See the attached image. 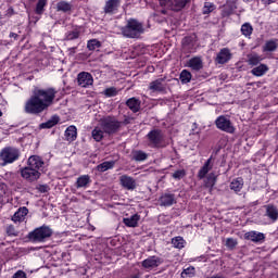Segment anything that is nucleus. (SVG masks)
Returning <instances> with one entry per match:
<instances>
[{
	"instance_id": "8fccbe9b",
	"label": "nucleus",
	"mask_w": 278,
	"mask_h": 278,
	"mask_svg": "<svg viewBox=\"0 0 278 278\" xmlns=\"http://www.w3.org/2000/svg\"><path fill=\"white\" fill-rule=\"evenodd\" d=\"M7 233L8 236H14V237L18 236V231H16V228H14L13 225H10L7 227Z\"/></svg>"
},
{
	"instance_id": "de8ad7c7",
	"label": "nucleus",
	"mask_w": 278,
	"mask_h": 278,
	"mask_svg": "<svg viewBox=\"0 0 278 278\" xmlns=\"http://www.w3.org/2000/svg\"><path fill=\"white\" fill-rule=\"evenodd\" d=\"M226 247L227 249H230L232 251V249H236V247H238V240L233 238L226 239Z\"/></svg>"
},
{
	"instance_id": "c756f323",
	"label": "nucleus",
	"mask_w": 278,
	"mask_h": 278,
	"mask_svg": "<svg viewBox=\"0 0 278 278\" xmlns=\"http://www.w3.org/2000/svg\"><path fill=\"white\" fill-rule=\"evenodd\" d=\"M90 181L89 175L79 176L76 180V188H88V186H90Z\"/></svg>"
},
{
	"instance_id": "09e8293b",
	"label": "nucleus",
	"mask_w": 278,
	"mask_h": 278,
	"mask_svg": "<svg viewBox=\"0 0 278 278\" xmlns=\"http://www.w3.org/2000/svg\"><path fill=\"white\" fill-rule=\"evenodd\" d=\"M181 277H194V267H188L187 269H184V271L181 273Z\"/></svg>"
},
{
	"instance_id": "79ce46f5",
	"label": "nucleus",
	"mask_w": 278,
	"mask_h": 278,
	"mask_svg": "<svg viewBox=\"0 0 278 278\" xmlns=\"http://www.w3.org/2000/svg\"><path fill=\"white\" fill-rule=\"evenodd\" d=\"M100 47H101V41H99L97 39H91L87 43V49H89V51H94V50L99 49Z\"/></svg>"
},
{
	"instance_id": "e433bc0d",
	"label": "nucleus",
	"mask_w": 278,
	"mask_h": 278,
	"mask_svg": "<svg viewBox=\"0 0 278 278\" xmlns=\"http://www.w3.org/2000/svg\"><path fill=\"white\" fill-rule=\"evenodd\" d=\"M172 244L175 249H184L186 240H184V237H175L172 239Z\"/></svg>"
},
{
	"instance_id": "a211bd4d",
	"label": "nucleus",
	"mask_w": 278,
	"mask_h": 278,
	"mask_svg": "<svg viewBox=\"0 0 278 278\" xmlns=\"http://www.w3.org/2000/svg\"><path fill=\"white\" fill-rule=\"evenodd\" d=\"M213 156H210L208 160L204 163V165L200 168L198 173L199 179H205V176L212 170L214 164H212Z\"/></svg>"
},
{
	"instance_id": "2eb2a0df",
	"label": "nucleus",
	"mask_w": 278,
	"mask_h": 278,
	"mask_svg": "<svg viewBox=\"0 0 278 278\" xmlns=\"http://www.w3.org/2000/svg\"><path fill=\"white\" fill-rule=\"evenodd\" d=\"M162 264V260L157 256H150L141 262L142 268L151 270L152 268H157Z\"/></svg>"
},
{
	"instance_id": "20e7f679",
	"label": "nucleus",
	"mask_w": 278,
	"mask_h": 278,
	"mask_svg": "<svg viewBox=\"0 0 278 278\" xmlns=\"http://www.w3.org/2000/svg\"><path fill=\"white\" fill-rule=\"evenodd\" d=\"M53 236V229L49 226H40L36 228L35 230L30 231L27 236L28 240L30 242H45L46 240H49Z\"/></svg>"
},
{
	"instance_id": "a19ab883",
	"label": "nucleus",
	"mask_w": 278,
	"mask_h": 278,
	"mask_svg": "<svg viewBox=\"0 0 278 278\" xmlns=\"http://www.w3.org/2000/svg\"><path fill=\"white\" fill-rule=\"evenodd\" d=\"M250 66H257V64H260V62H262V58L254 53V54H251L249 55V60H248Z\"/></svg>"
},
{
	"instance_id": "a18cd8bd",
	"label": "nucleus",
	"mask_w": 278,
	"mask_h": 278,
	"mask_svg": "<svg viewBox=\"0 0 278 278\" xmlns=\"http://www.w3.org/2000/svg\"><path fill=\"white\" fill-rule=\"evenodd\" d=\"M173 179H177L178 181L180 179H184L186 177V169H178L172 174Z\"/></svg>"
},
{
	"instance_id": "3c124183",
	"label": "nucleus",
	"mask_w": 278,
	"mask_h": 278,
	"mask_svg": "<svg viewBox=\"0 0 278 278\" xmlns=\"http://www.w3.org/2000/svg\"><path fill=\"white\" fill-rule=\"evenodd\" d=\"M37 190L41 192V194H45L50 190V188L48 187V185H39L37 187Z\"/></svg>"
},
{
	"instance_id": "bb28decb",
	"label": "nucleus",
	"mask_w": 278,
	"mask_h": 278,
	"mask_svg": "<svg viewBox=\"0 0 278 278\" xmlns=\"http://www.w3.org/2000/svg\"><path fill=\"white\" fill-rule=\"evenodd\" d=\"M139 220H140V215L134 214L130 217H125L123 219V223H124V225H126V227L136 228V227H138Z\"/></svg>"
},
{
	"instance_id": "0eeeda50",
	"label": "nucleus",
	"mask_w": 278,
	"mask_h": 278,
	"mask_svg": "<svg viewBox=\"0 0 278 278\" xmlns=\"http://www.w3.org/2000/svg\"><path fill=\"white\" fill-rule=\"evenodd\" d=\"M215 125L217 129H220V131H225L226 134H236V127H233L231 119L225 115L218 116L215 121Z\"/></svg>"
},
{
	"instance_id": "37998d69",
	"label": "nucleus",
	"mask_w": 278,
	"mask_h": 278,
	"mask_svg": "<svg viewBox=\"0 0 278 278\" xmlns=\"http://www.w3.org/2000/svg\"><path fill=\"white\" fill-rule=\"evenodd\" d=\"M214 10H216V7H214V3L205 2L202 10V14H211V12H214Z\"/></svg>"
},
{
	"instance_id": "4468645a",
	"label": "nucleus",
	"mask_w": 278,
	"mask_h": 278,
	"mask_svg": "<svg viewBox=\"0 0 278 278\" xmlns=\"http://www.w3.org/2000/svg\"><path fill=\"white\" fill-rule=\"evenodd\" d=\"M231 58H233V54H231V50H229V48H223L217 53L215 62L217 64H227V62H229Z\"/></svg>"
},
{
	"instance_id": "f8f14e48",
	"label": "nucleus",
	"mask_w": 278,
	"mask_h": 278,
	"mask_svg": "<svg viewBox=\"0 0 278 278\" xmlns=\"http://www.w3.org/2000/svg\"><path fill=\"white\" fill-rule=\"evenodd\" d=\"M121 8V0H106L103 7L104 14H116Z\"/></svg>"
},
{
	"instance_id": "c03bdc74",
	"label": "nucleus",
	"mask_w": 278,
	"mask_h": 278,
	"mask_svg": "<svg viewBox=\"0 0 278 278\" xmlns=\"http://www.w3.org/2000/svg\"><path fill=\"white\" fill-rule=\"evenodd\" d=\"M77 38H79V30H71L65 35V40H77Z\"/></svg>"
},
{
	"instance_id": "9d476101",
	"label": "nucleus",
	"mask_w": 278,
	"mask_h": 278,
	"mask_svg": "<svg viewBox=\"0 0 278 278\" xmlns=\"http://www.w3.org/2000/svg\"><path fill=\"white\" fill-rule=\"evenodd\" d=\"M21 175L23 179H26V181H38V179H40V172L29 166L24 167L21 170Z\"/></svg>"
},
{
	"instance_id": "4c0bfd02",
	"label": "nucleus",
	"mask_w": 278,
	"mask_h": 278,
	"mask_svg": "<svg viewBox=\"0 0 278 278\" xmlns=\"http://www.w3.org/2000/svg\"><path fill=\"white\" fill-rule=\"evenodd\" d=\"M49 0H38L35 9L36 14H45V8L47 7V2Z\"/></svg>"
},
{
	"instance_id": "423d86ee",
	"label": "nucleus",
	"mask_w": 278,
	"mask_h": 278,
	"mask_svg": "<svg viewBox=\"0 0 278 278\" xmlns=\"http://www.w3.org/2000/svg\"><path fill=\"white\" fill-rule=\"evenodd\" d=\"M149 147L152 149H164V135L160 129H153L147 135Z\"/></svg>"
},
{
	"instance_id": "1a4fd4ad",
	"label": "nucleus",
	"mask_w": 278,
	"mask_h": 278,
	"mask_svg": "<svg viewBox=\"0 0 278 278\" xmlns=\"http://www.w3.org/2000/svg\"><path fill=\"white\" fill-rule=\"evenodd\" d=\"M77 84L80 88H89V86L94 84V78L92 77V74L88 72H80L77 75Z\"/></svg>"
},
{
	"instance_id": "72a5a7b5",
	"label": "nucleus",
	"mask_w": 278,
	"mask_h": 278,
	"mask_svg": "<svg viewBox=\"0 0 278 278\" xmlns=\"http://www.w3.org/2000/svg\"><path fill=\"white\" fill-rule=\"evenodd\" d=\"M56 10L58 12H71V10H73V4L66 1H60L56 3Z\"/></svg>"
},
{
	"instance_id": "4d7b16f0",
	"label": "nucleus",
	"mask_w": 278,
	"mask_h": 278,
	"mask_svg": "<svg viewBox=\"0 0 278 278\" xmlns=\"http://www.w3.org/2000/svg\"><path fill=\"white\" fill-rule=\"evenodd\" d=\"M186 42H190V38H188V37L185 38V39H184V45H186Z\"/></svg>"
},
{
	"instance_id": "c9c22d12",
	"label": "nucleus",
	"mask_w": 278,
	"mask_h": 278,
	"mask_svg": "<svg viewBox=\"0 0 278 278\" xmlns=\"http://www.w3.org/2000/svg\"><path fill=\"white\" fill-rule=\"evenodd\" d=\"M179 79L181 84H190L192 81V74L188 70H182Z\"/></svg>"
},
{
	"instance_id": "f03ea898",
	"label": "nucleus",
	"mask_w": 278,
	"mask_h": 278,
	"mask_svg": "<svg viewBox=\"0 0 278 278\" xmlns=\"http://www.w3.org/2000/svg\"><path fill=\"white\" fill-rule=\"evenodd\" d=\"M99 126L108 136H114V134L121 131L123 122L118 121L114 115H108L99 119Z\"/></svg>"
},
{
	"instance_id": "dca6fc26",
	"label": "nucleus",
	"mask_w": 278,
	"mask_h": 278,
	"mask_svg": "<svg viewBox=\"0 0 278 278\" xmlns=\"http://www.w3.org/2000/svg\"><path fill=\"white\" fill-rule=\"evenodd\" d=\"M159 201L162 207H170V205H175V203H177L174 193H163Z\"/></svg>"
},
{
	"instance_id": "39448f33",
	"label": "nucleus",
	"mask_w": 278,
	"mask_h": 278,
	"mask_svg": "<svg viewBox=\"0 0 278 278\" xmlns=\"http://www.w3.org/2000/svg\"><path fill=\"white\" fill-rule=\"evenodd\" d=\"M21 157V153L14 148H4L0 151V166H8L14 164Z\"/></svg>"
},
{
	"instance_id": "9b49d317",
	"label": "nucleus",
	"mask_w": 278,
	"mask_h": 278,
	"mask_svg": "<svg viewBox=\"0 0 278 278\" xmlns=\"http://www.w3.org/2000/svg\"><path fill=\"white\" fill-rule=\"evenodd\" d=\"M119 184L122 188H124L125 190H136V188H138V184L136 182V179L127 175H122L119 177Z\"/></svg>"
},
{
	"instance_id": "cd10ccee",
	"label": "nucleus",
	"mask_w": 278,
	"mask_h": 278,
	"mask_svg": "<svg viewBox=\"0 0 278 278\" xmlns=\"http://www.w3.org/2000/svg\"><path fill=\"white\" fill-rule=\"evenodd\" d=\"M229 188H230V190H233V192H240V190H242V188H244V179L242 177L232 179Z\"/></svg>"
},
{
	"instance_id": "6e6552de",
	"label": "nucleus",
	"mask_w": 278,
	"mask_h": 278,
	"mask_svg": "<svg viewBox=\"0 0 278 278\" xmlns=\"http://www.w3.org/2000/svg\"><path fill=\"white\" fill-rule=\"evenodd\" d=\"M161 5H167L172 12H181L190 3V0H159Z\"/></svg>"
},
{
	"instance_id": "aec40b11",
	"label": "nucleus",
	"mask_w": 278,
	"mask_h": 278,
	"mask_svg": "<svg viewBox=\"0 0 278 278\" xmlns=\"http://www.w3.org/2000/svg\"><path fill=\"white\" fill-rule=\"evenodd\" d=\"M126 105L131 112H134V114H136L137 112H140V105H142V101L137 98H130L126 101Z\"/></svg>"
},
{
	"instance_id": "f704fd0d",
	"label": "nucleus",
	"mask_w": 278,
	"mask_h": 278,
	"mask_svg": "<svg viewBox=\"0 0 278 278\" xmlns=\"http://www.w3.org/2000/svg\"><path fill=\"white\" fill-rule=\"evenodd\" d=\"M104 134H105V131H103L101 126H99L92 130L91 136H92L93 140H96V142H101L103 140Z\"/></svg>"
},
{
	"instance_id": "ea45409f",
	"label": "nucleus",
	"mask_w": 278,
	"mask_h": 278,
	"mask_svg": "<svg viewBox=\"0 0 278 278\" xmlns=\"http://www.w3.org/2000/svg\"><path fill=\"white\" fill-rule=\"evenodd\" d=\"M241 33L243 36L249 38V36H251V34H253V26H251V24H249V23L243 24L241 26Z\"/></svg>"
},
{
	"instance_id": "bf43d9fd",
	"label": "nucleus",
	"mask_w": 278,
	"mask_h": 278,
	"mask_svg": "<svg viewBox=\"0 0 278 278\" xmlns=\"http://www.w3.org/2000/svg\"><path fill=\"white\" fill-rule=\"evenodd\" d=\"M0 18H1V13H0Z\"/></svg>"
},
{
	"instance_id": "393cba45",
	"label": "nucleus",
	"mask_w": 278,
	"mask_h": 278,
	"mask_svg": "<svg viewBox=\"0 0 278 278\" xmlns=\"http://www.w3.org/2000/svg\"><path fill=\"white\" fill-rule=\"evenodd\" d=\"M188 67L192 68V71H201L203 68V60L200 56H194L189 60Z\"/></svg>"
},
{
	"instance_id": "5fc2aeb1",
	"label": "nucleus",
	"mask_w": 278,
	"mask_h": 278,
	"mask_svg": "<svg viewBox=\"0 0 278 278\" xmlns=\"http://www.w3.org/2000/svg\"><path fill=\"white\" fill-rule=\"evenodd\" d=\"M9 38H13V40H18V34L10 33Z\"/></svg>"
},
{
	"instance_id": "49530a36",
	"label": "nucleus",
	"mask_w": 278,
	"mask_h": 278,
	"mask_svg": "<svg viewBox=\"0 0 278 278\" xmlns=\"http://www.w3.org/2000/svg\"><path fill=\"white\" fill-rule=\"evenodd\" d=\"M103 94L106 97H116V94H118V90L115 87H110L103 91Z\"/></svg>"
},
{
	"instance_id": "603ef678",
	"label": "nucleus",
	"mask_w": 278,
	"mask_h": 278,
	"mask_svg": "<svg viewBox=\"0 0 278 278\" xmlns=\"http://www.w3.org/2000/svg\"><path fill=\"white\" fill-rule=\"evenodd\" d=\"M12 278H27V274H25L23 270H18L13 275Z\"/></svg>"
},
{
	"instance_id": "f257e3e1",
	"label": "nucleus",
	"mask_w": 278,
	"mask_h": 278,
	"mask_svg": "<svg viewBox=\"0 0 278 278\" xmlns=\"http://www.w3.org/2000/svg\"><path fill=\"white\" fill-rule=\"evenodd\" d=\"M56 92L58 91L53 88L34 89L33 94L25 102V114H33L34 116H38V114H42V112L49 110V108L53 105V100L55 99Z\"/></svg>"
},
{
	"instance_id": "6ab92c4d",
	"label": "nucleus",
	"mask_w": 278,
	"mask_h": 278,
	"mask_svg": "<svg viewBox=\"0 0 278 278\" xmlns=\"http://www.w3.org/2000/svg\"><path fill=\"white\" fill-rule=\"evenodd\" d=\"M27 214H29V210L26 206L20 207L12 216L13 223H23Z\"/></svg>"
},
{
	"instance_id": "412c9836",
	"label": "nucleus",
	"mask_w": 278,
	"mask_h": 278,
	"mask_svg": "<svg viewBox=\"0 0 278 278\" xmlns=\"http://www.w3.org/2000/svg\"><path fill=\"white\" fill-rule=\"evenodd\" d=\"M245 240H251V242H262V240H265L266 236L262 232L257 231H249L244 235Z\"/></svg>"
},
{
	"instance_id": "ddd939ff",
	"label": "nucleus",
	"mask_w": 278,
	"mask_h": 278,
	"mask_svg": "<svg viewBox=\"0 0 278 278\" xmlns=\"http://www.w3.org/2000/svg\"><path fill=\"white\" fill-rule=\"evenodd\" d=\"M149 90L152 92H166V77L157 78L150 83Z\"/></svg>"
},
{
	"instance_id": "4be33fe9",
	"label": "nucleus",
	"mask_w": 278,
	"mask_h": 278,
	"mask_svg": "<svg viewBox=\"0 0 278 278\" xmlns=\"http://www.w3.org/2000/svg\"><path fill=\"white\" fill-rule=\"evenodd\" d=\"M265 216H268L270 218V220H273V223H275L276 220H278V208L277 206L273 205V204H267L265 205Z\"/></svg>"
},
{
	"instance_id": "473e14b6",
	"label": "nucleus",
	"mask_w": 278,
	"mask_h": 278,
	"mask_svg": "<svg viewBox=\"0 0 278 278\" xmlns=\"http://www.w3.org/2000/svg\"><path fill=\"white\" fill-rule=\"evenodd\" d=\"M216 179H217L216 174L214 173L208 174L206 179L204 180L205 188H210V190H212V188L216 186Z\"/></svg>"
},
{
	"instance_id": "864d4df0",
	"label": "nucleus",
	"mask_w": 278,
	"mask_h": 278,
	"mask_svg": "<svg viewBox=\"0 0 278 278\" xmlns=\"http://www.w3.org/2000/svg\"><path fill=\"white\" fill-rule=\"evenodd\" d=\"M132 121H134V117L125 116L124 121L122 122V125H131Z\"/></svg>"
},
{
	"instance_id": "6e6d98bb",
	"label": "nucleus",
	"mask_w": 278,
	"mask_h": 278,
	"mask_svg": "<svg viewBox=\"0 0 278 278\" xmlns=\"http://www.w3.org/2000/svg\"><path fill=\"white\" fill-rule=\"evenodd\" d=\"M75 49H77V48L73 47V48L68 49L70 55H75Z\"/></svg>"
},
{
	"instance_id": "13d9d810",
	"label": "nucleus",
	"mask_w": 278,
	"mask_h": 278,
	"mask_svg": "<svg viewBox=\"0 0 278 278\" xmlns=\"http://www.w3.org/2000/svg\"><path fill=\"white\" fill-rule=\"evenodd\" d=\"M3 115V113L0 111V116H2Z\"/></svg>"
},
{
	"instance_id": "2f4dec72",
	"label": "nucleus",
	"mask_w": 278,
	"mask_h": 278,
	"mask_svg": "<svg viewBox=\"0 0 278 278\" xmlns=\"http://www.w3.org/2000/svg\"><path fill=\"white\" fill-rule=\"evenodd\" d=\"M278 40L277 39H271L265 42V45L263 46V51L265 52H273V51H277L278 49Z\"/></svg>"
},
{
	"instance_id": "c85d7f7f",
	"label": "nucleus",
	"mask_w": 278,
	"mask_h": 278,
	"mask_svg": "<svg viewBox=\"0 0 278 278\" xmlns=\"http://www.w3.org/2000/svg\"><path fill=\"white\" fill-rule=\"evenodd\" d=\"M58 123H60V116L54 115L47 122L41 123L39 125V127H40V129H51V127H55V125H58Z\"/></svg>"
},
{
	"instance_id": "f3484780",
	"label": "nucleus",
	"mask_w": 278,
	"mask_h": 278,
	"mask_svg": "<svg viewBox=\"0 0 278 278\" xmlns=\"http://www.w3.org/2000/svg\"><path fill=\"white\" fill-rule=\"evenodd\" d=\"M29 168H33L35 170L40 172V168L45 166V161H42V157L38 155H31L28 159V165Z\"/></svg>"
},
{
	"instance_id": "58836bf2",
	"label": "nucleus",
	"mask_w": 278,
	"mask_h": 278,
	"mask_svg": "<svg viewBox=\"0 0 278 278\" xmlns=\"http://www.w3.org/2000/svg\"><path fill=\"white\" fill-rule=\"evenodd\" d=\"M147 157H149V155L146 152L140 150L136 151L132 155V160H135V162H144Z\"/></svg>"
},
{
	"instance_id": "a878e982",
	"label": "nucleus",
	"mask_w": 278,
	"mask_h": 278,
	"mask_svg": "<svg viewBox=\"0 0 278 278\" xmlns=\"http://www.w3.org/2000/svg\"><path fill=\"white\" fill-rule=\"evenodd\" d=\"M269 68L266 64H260L258 66L252 68L251 73L254 77H264L268 73Z\"/></svg>"
},
{
	"instance_id": "5701e85b",
	"label": "nucleus",
	"mask_w": 278,
	"mask_h": 278,
	"mask_svg": "<svg viewBox=\"0 0 278 278\" xmlns=\"http://www.w3.org/2000/svg\"><path fill=\"white\" fill-rule=\"evenodd\" d=\"M64 136H65V140H67V142H75V140H77V127H75L73 125L67 127Z\"/></svg>"
},
{
	"instance_id": "7c9ffc66",
	"label": "nucleus",
	"mask_w": 278,
	"mask_h": 278,
	"mask_svg": "<svg viewBox=\"0 0 278 278\" xmlns=\"http://www.w3.org/2000/svg\"><path fill=\"white\" fill-rule=\"evenodd\" d=\"M115 164V161H105L102 164H99L96 168L98 173H105V170L114 168Z\"/></svg>"
},
{
	"instance_id": "b1692460",
	"label": "nucleus",
	"mask_w": 278,
	"mask_h": 278,
	"mask_svg": "<svg viewBox=\"0 0 278 278\" xmlns=\"http://www.w3.org/2000/svg\"><path fill=\"white\" fill-rule=\"evenodd\" d=\"M237 9L236 3L232 1H227L226 4L223 5L222 16L227 17L233 14V11Z\"/></svg>"
},
{
	"instance_id": "7ed1b4c3",
	"label": "nucleus",
	"mask_w": 278,
	"mask_h": 278,
	"mask_svg": "<svg viewBox=\"0 0 278 278\" xmlns=\"http://www.w3.org/2000/svg\"><path fill=\"white\" fill-rule=\"evenodd\" d=\"M122 34L125 38H140L144 34V25L136 18H129L122 28Z\"/></svg>"
}]
</instances>
